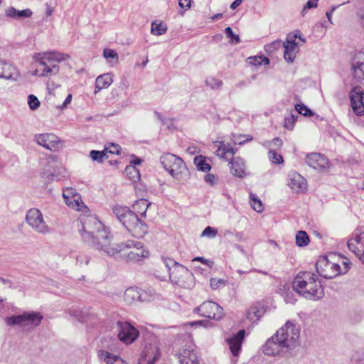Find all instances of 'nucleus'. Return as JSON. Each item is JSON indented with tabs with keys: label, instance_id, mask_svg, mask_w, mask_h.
<instances>
[{
	"label": "nucleus",
	"instance_id": "1",
	"mask_svg": "<svg viewBox=\"0 0 364 364\" xmlns=\"http://www.w3.org/2000/svg\"><path fill=\"white\" fill-rule=\"evenodd\" d=\"M300 336L299 327L290 321L282 326L263 346V353L269 356L285 353L294 348Z\"/></svg>",
	"mask_w": 364,
	"mask_h": 364
},
{
	"label": "nucleus",
	"instance_id": "2",
	"mask_svg": "<svg viewBox=\"0 0 364 364\" xmlns=\"http://www.w3.org/2000/svg\"><path fill=\"white\" fill-rule=\"evenodd\" d=\"M293 289L300 296L313 301L324 296L323 287L318 277L310 272H299L292 282Z\"/></svg>",
	"mask_w": 364,
	"mask_h": 364
},
{
	"label": "nucleus",
	"instance_id": "3",
	"mask_svg": "<svg viewBox=\"0 0 364 364\" xmlns=\"http://www.w3.org/2000/svg\"><path fill=\"white\" fill-rule=\"evenodd\" d=\"M112 212L134 237H141L147 232V225L134 210L126 206L115 205L112 207Z\"/></svg>",
	"mask_w": 364,
	"mask_h": 364
},
{
	"label": "nucleus",
	"instance_id": "4",
	"mask_svg": "<svg viewBox=\"0 0 364 364\" xmlns=\"http://www.w3.org/2000/svg\"><path fill=\"white\" fill-rule=\"evenodd\" d=\"M41 58L38 59V66L36 75L41 76H50L59 72V67L56 64L69 58V55L59 52H47L39 54Z\"/></svg>",
	"mask_w": 364,
	"mask_h": 364
},
{
	"label": "nucleus",
	"instance_id": "5",
	"mask_svg": "<svg viewBox=\"0 0 364 364\" xmlns=\"http://www.w3.org/2000/svg\"><path fill=\"white\" fill-rule=\"evenodd\" d=\"M163 168L175 179L183 180L188 176V170L183 159L171 153L163 154L160 157Z\"/></svg>",
	"mask_w": 364,
	"mask_h": 364
},
{
	"label": "nucleus",
	"instance_id": "6",
	"mask_svg": "<svg viewBox=\"0 0 364 364\" xmlns=\"http://www.w3.org/2000/svg\"><path fill=\"white\" fill-rule=\"evenodd\" d=\"M119 253L126 251L123 256L127 262H137L149 256V252L141 242L129 240L118 244Z\"/></svg>",
	"mask_w": 364,
	"mask_h": 364
},
{
	"label": "nucleus",
	"instance_id": "7",
	"mask_svg": "<svg viewBox=\"0 0 364 364\" xmlns=\"http://www.w3.org/2000/svg\"><path fill=\"white\" fill-rule=\"evenodd\" d=\"M96 250L114 257L119 253L118 244H111V235L107 229L100 231L88 242Z\"/></svg>",
	"mask_w": 364,
	"mask_h": 364
},
{
	"label": "nucleus",
	"instance_id": "8",
	"mask_svg": "<svg viewBox=\"0 0 364 364\" xmlns=\"http://www.w3.org/2000/svg\"><path fill=\"white\" fill-rule=\"evenodd\" d=\"M79 232L85 242H89L100 231L106 229L104 225L94 215H82L80 218Z\"/></svg>",
	"mask_w": 364,
	"mask_h": 364
},
{
	"label": "nucleus",
	"instance_id": "9",
	"mask_svg": "<svg viewBox=\"0 0 364 364\" xmlns=\"http://www.w3.org/2000/svg\"><path fill=\"white\" fill-rule=\"evenodd\" d=\"M169 279L173 284L184 289H191L195 284L193 273L181 264L173 267L169 273Z\"/></svg>",
	"mask_w": 364,
	"mask_h": 364
},
{
	"label": "nucleus",
	"instance_id": "10",
	"mask_svg": "<svg viewBox=\"0 0 364 364\" xmlns=\"http://www.w3.org/2000/svg\"><path fill=\"white\" fill-rule=\"evenodd\" d=\"M43 318V316L39 312L28 311L23 312L20 315L7 317L5 321L9 326L18 325L33 328L41 324Z\"/></svg>",
	"mask_w": 364,
	"mask_h": 364
},
{
	"label": "nucleus",
	"instance_id": "11",
	"mask_svg": "<svg viewBox=\"0 0 364 364\" xmlns=\"http://www.w3.org/2000/svg\"><path fill=\"white\" fill-rule=\"evenodd\" d=\"M26 222L36 232L41 235L50 233L51 229L45 221L42 212L38 208L29 209L26 215Z\"/></svg>",
	"mask_w": 364,
	"mask_h": 364
},
{
	"label": "nucleus",
	"instance_id": "12",
	"mask_svg": "<svg viewBox=\"0 0 364 364\" xmlns=\"http://www.w3.org/2000/svg\"><path fill=\"white\" fill-rule=\"evenodd\" d=\"M114 330L119 341L127 345L134 343L139 336V331L127 321H118Z\"/></svg>",
	"mask_w": 364,
	"mask_h": 364
},
{
	"label": "nucleus",
	"instance_id": "13",
	"mask_svg": "<svg viewBox=\"0 0 364 364\" xmlns=\"http://www.w3.org/2000/svg\"><path fill=\"white\" fill-rule=\"evenodd\" d=\"M316 272L325 279H332L341 274L340 266L330 262L326 257L320 258L316 263Z\"/></svg>",
	"mask_w": 364,
	"mask_h": 364
},
{
	"label": "nucleus",
	"instance_id": "14",
	"mask_svg": "<svg viewBox=\"0 0 364 364\" xmlns=\"http://www.w3.org/2000/svg\"><path fill=\"white\" fill-rule=\"evenodd\" d=\"M194 311L204 316L216 321L220 320L224 316L223 309L217 303L205 301L194 309Z\"/></svg>",
	"mask_w": 364,
	"mask_h": 364
},
{
	"label": "nucleus",
	"instance_id": "15",
	"mask_svg": "<svg viewBox=\"0 0 364 364\" xmlns=\"http://www.w3.org/2000/svg\"><path fill=\"white\" fill-rule=\"evenodd\" d=\"M160 357L159 343L156 338H151L145 343L139 360H146L154 364Z\"/></svg>",
	"mask_w": 364,
	"mask_h": 364
},
{
	"label": "nucleus",
	"instance_id": "16",
	"mask_svg": "<svg viewBox=\"0 0 364 364\" xmlns=\"http://www.w3.org/2000/svg\"><path fill=\"white\" fill-rule=\"evenodd\" d=\"M350 73L356 82L364 80V52H356L352 56Z\"/></svg>",
	"mask_w": 364,
	"mask_h": 364
},
{
	"label": "nucleus",
	"instance_id": "17",
	"mask_svg": "<svg viewBox=\"0 0 364 364\" xmlns=\"http://www.w3.org/2000/svg\"><path fill=\"white\" fill-rule=\"evenodd\" d=\"M347 245L348 249L364 264V232L354 234L348 240Z\"/></svg>",
	"mask_w": 364,
	"mask_h": 364
},
{
	"label": "nucleus",
	"instance_id": "18",
	"mask_svg": "<svg viewBox=\"0 0 364 364\" xmlns=\"http://www.w3.org/2000/svg\"><path fill=\"white\" fill-rule=\"evenodd\" d=\"M35 141L40 146L52 151H55L59 148L60 139L53 134H37L35 136Z\"/></svg>",
	"mask_w": 364,
	"mask_h": 364
},
{
	"label": "nucleus",
	"instance_id": "19",
	"mask_svg": "<svg viewBox=\"0 0 364 364\" xmlns=\"http://www.w3.org/2000/svg\"><path fill=\"white\" fill-rule=\"evenodd\" d=\"M363 91L360 86L355 87L350 92L351 107L356 115H361L364 112L363 102Z\"/></svg>",
	"mask_w": 364,
	"mask_h": 364
},
{
	"label": "nucleus",
	"instance_id": "20",
	"mask_svg": "<svg viewBox=\"0 0 364 364\" xmlns=\"http://www.w3.org/2000/svg\"><path fill=\"white\" fill-rule=\"evenodd\" d=\"M228 166L230 173L235 177L244 178L248 175L245 161L240 156L231 158Z\"/></svg>",
	"mask_w": 364,
	"mask_h": 364
},
{
	"label": "nucleus",
	"instance_id": "21",
	"mask_svg": "<svg viewBox=\"0 0 364 364\" xmlns=\"http://www.w3.org/2000/svg\"><path fill=\"white\" fill-rule=\"evenodd\" d=\"M306 164L314 169L322 171L328 167V160L319 153H311L306 157Z\"/></svg>",
	"mask_w": 364,
	"mask_h": 364
},
{
	"label": "nucleus",
	"instance_id": "22",
	"mask_svg": "<svg viewBox=\"0 0 364 364\" xmlns=\"http://www.w3.org/2000/svg\"><path fill=\"white\" fill-rule=\"evenodd\" d=\"M288 186L296 193L303 192L307 188L305 178L296 171H291L288 175Z\"/></svg>",
	"mask_w": 364,
	"mask_h": 364
},
{
	"label": "nucleus",
	"instance_id": "23",
	"mask_svg": "<svg viewBox=\"0 0 364 364\" xmlns=\"http://www.w3.org/2000/svg\"><path fill=\"white\" fill-rule=\"evenodd\" d=\"M296 38H299L304 42L305 41V40L300 36H298L296 34H295L294 36V39H287L285 42L283 43L284 48V57L285 60L289 63L294 62L296 58V54L299 50L297 43L295 42V39Z\"/></svg>",
	"mask_w": 364,
	"mask_h": 364
},
{
	"label": "nucleus",
	"instance_id": "24",
	"mask_svg": "<svg viewBox=\"0 0 364 364\" xmlns=\"http://www.w3.org/2000/svg\"><path fill=\"white\" fill-rule=\"evenodd\" d=\"M245 335L244 329L240 330L236 334L227 338L230 350L234 356L238 355L241 350V346Z\"/></svg>",
	"mask_w": 364,
	"mask_h": 364
},
{
	"label": "nucleus",
	"instance_id": "25",
	"mask_svg": "<svg viewBox=\"0 0 364 364\" xmlns=\"http://www.w3.org/2000/svg\"><path fill=\"white\" fill-rule=\"evenodd\" d=\"M97 354L98 359L106 364H129L120 356L103 348L99 349Z\"/></svg>",
	"mask_w": 364,
	"mask_h": 364
},
{
	"label": "nucleus",
	"instance_id": "26",
	"mask_svg": "<svg viewBox=\"0 0 364 364\" xmlns=\"http://www.w3.org/2000/svg\"><path fill=\"white\" fill-rule=\"evenodd\" d=\"M176 355L181 364H199L197 353L191 347L183 349V350L177 353Z\"/></svg>",
	"mask_w": 364,
	"mask_h": 364
},
{
	"label": "nucleus",
	"instance_id": "27",
	"mask_svg": "<svg viewBox=\"0 0 364 364\" xmlns=\"http://www.w3.org/2000/svg\"><path fill=\"white\" fill-rule=\"evenodd\" d=\"M17 70L11 64L0 59V78L16 80Z\"/></svg>",
	"mask_w": 364,
	"mask_h": 364
},
{
	"label": "nucleus",
	"instance_id": "28",
	"mask_svg": "<svg viewBox=\"0 0 364 364\" xmlns=\"http://www.w3.org/2000/svg\"><path fill=\"white\" fill-rule=\"evenodd\" d=\"M265 310L259 304L251 306L247 312V318L252 323H257L264 315Z\"/></svg>",
	"mask_w": 364,
	"mask_h": 364
},
{
	"label": "nucleus",
	"instance_id": "29",
	"mask_svg": "<svg viewBox=\"0 0 364 364\" xmlns=\"http://www.w3.org/2000/svg\"><path fill=\"white\" fill-rule=\"evenodd\" d=\"M6 16L14 19H24L31 17L33 11L26 9L24 10H17L14 7H9L5 11Z\"/></svg>",
	"mask_w": 364,
	"mask_h": 364
},
{
	"label": "nucleus",
	"instance_id": "30",
	"mask_svg": "<svg viewBox=\"0 0 364 364\" xmlns=\"http://www.w3.org/2000/svg\"><path fill=\"white\" fill-rule=\"evenodd\" d=\"M113 82L112 74L105 73L98 76L95 80V93L102 89L107 88Z\"/></svg>",
	"mask_w": 364,
	"mask_h": 364
},
{
	"label": "nucleus",
	"instance_id": "31",
	"mask_svg": "<svg viewBox=\"0 0 364 364\" xmlns=\"http://www.w3.org/2000/svg\"><path fill=\"white\" fill-rule=\"evenodd\" d=\"M151 203L146 200L141 198L135 201L133 204V210L138 215L145 217L146 210Z\"/></svg>",
	"mask_w": 364,
	"mask_h": 364
},
{
	"label": "nucleus",
	"instance_id": "32",
	"mask_svg": "<svg viewBox=\"0 0 364 364\" xmlns=\"http://www.w3.org/2000/svg\"><path fill=\"white\" fill-rule=\"evenodd\" d=\"M140 298V294L137 289L136 288H129L127 289L124 294V301L131 304L133 302L138 301Z\"/></svg>",
	"mask_w": 364,
	"mask_h": 364
},
{
	"label": "nucleus",
	"instance_id": "33",
	"mask_svg": "<svg viewBox=\"0 0 364 364\" xmlns=\"http://www.w3.org/2000/svg\"><path fill=\"white\" fill-rule=\"evenodd\" d=\"M194 164L198 171L208 172L211 169V166L207 163L205 158L202 155L194 158Z\"/></svg>",
	"mask_w": 364,
	"mask_h": 364
},
{
	"label": "nucleus",
	"instance_id": "34",
	"mask_svg": "<svg viewBox=\"0 0 364 364\" xmlns=\"http://www.w3.org/2000/svg\"><path fill=\"white\" fill-rule=\"evenodd\" d=\"M215 154L220 158L228 160L229 158H232L234 151L232 148H227L225 144H221L215 151Z\"/></svg>",
	"mask_w": 364,
	"mask_h": 364
},
{
	"label": "nucleus",
	"instance_id": "35",
	"mask_svg": "<svg viewBox=\"0 0 364 364\" xmlns=\"http://www.w3.org/2000/svg\"><path fill=\"white\" fill-rule=\"evenodd\" d=\"M71 254L72 257L75 258L76 264L80 267H82L84 264L87 265L90 262L89 256L83 252H73Z\"/></svg>",
	"mask_w": 364,
	"mask_h": 364
},
{
	"label": "nucleus",
	"instance_id": "36",
	"mask_svg": "<svg viewBox=\"0 0 364 364\" xmlns=\"http://www.w3.org/2000/svg\"><path fill=\"white\" fill-rule=\"evenodd\" d=\"M125 173L133 181H136L140 179L139 171L133 165L127 166L125 168Z\"/></svg>",
	"mask_w": 364,
	"mask_h": 364
},
{
	"label": "nucleus",
	"instance_id": "37",
	"mask_svg": "<svg viewBox=\"0 0 364 364\" xmlns=\"http://www.w3.org/2000/svg\"><path fill=\"white\" fill-rule=\"evenodd\" d=\"M309 242L307 233L304 231H299L296 235V244L299 247L306 246Z\"/></svg>",
	"mask_w": 364,
	"mask_h": 364
},
{
	"label": "nucleus",
	"instance_id": "38",
	"mask_svg": "<svg viewBox=\"0 0 364 364\" xmlns=\"http://www.w3.org/2000/svg\"><path fill=\"white\" fill-rule=\"evenodd\" d=\"M250 204L252 208L257 212L261 213L263 211V205L262 201L257 196L253 193L250 194Z\"/></svg>",
	"mask_w": 364,
	"mask_h": 364
},
{
	"label": "nucleus",
	"instance_id": "39",
	"mask_svg": "<svg viewBox=\"0 0 364 364\" xmlns=\"http://www.w3.org/2000/svg\"><path fill=\"white\" fill-rule=\"evenodd\" d=\"M167 31V27L162 23H156L153 22L151 23V33L156 36H161L164 34Z\"/></svg>",
	"mask_w": 364,
	"mask_h": 364
},
{
	"label": "nucleus",
	"instance_id": "40",
	"mask_svg": "<svg viewBox=\"0 0 364 364\" xmlns=\"http://www.w3.org/2000/svg\"><path fill=\"white\" fill-rule=\"evenodd\" d=\"M90 156L93 161L99 163H102L105 159L108 158L105 151L92 150L90 151Z\"/></svg>",
	"mask_w": 364,
	"mask_h": 364
},
{
	"label": "nucleus",
	"instance_id": "41",
	"mask_svg": "<svg viewBox=\"0 0 364 364\" xmlns=\"http://www.w3.org/2000/svg\"><path fill=\"white\" fill-rule=\"evenodd\" d=\"M205 84L213 90H218L222 87L223 82L213 77H208L205 79Z\"/></svg>",
	"mask_w": 364,
	"mask_h": 364
},
{
	"label": "nucleus",
	"instance_id": "42",
	"mask_svg": "<svg viewBox=\"0 0 364 364\" xmlns=\"http://www.w3.org/2000/svg\"><path fill=\"white\" fill-rule=\"evenodd\" d=\"M268 157L271 162L274 164H281L284 162L282 156L271 149L269 151Z\"/></svg>",
	"mask_w": 364,
	"mask_h": 364
},
{
	"label": "nucleus",
	"instance_id": "43",
	"mask_svg": "<svg viewBox=\"0 0 364 364\" xmlns=\"http://www.w3.org/2000/svg\"><path fill=\"white\" fill-rule=\"evenodd\" d=\"M295 109L298 113L304 116L310 117L313 115L312 111L303 103L296 105Z\"/></svg>",
	"mask_w": 364,
	"mask_h": 364
},
{
	"label": "nucleus",
	"instance_id": "44",
	"mask_svg": "<svg viewBox=\"0 0 364 364\" xmlns=\"http://www.w3.org/2000/svg\"><path fill=\"white\" fill-rule=\"evenodd\" d=\"M227 281L223 279L211 278L210 285L213 289H218L226 285Z\"/></svg>",
	"mask_w": 364,
	"mask_h": 364
},
{
	"label": "nucleus",
	"instance_id": "45",
	"mask_svg": "<svg viewBox=\"0 0 364 364\" xmlns=\"http://www.w3.org/2000/svg\"><path fill=\"white\" fill-rule=\"evenodd\" d=\"M225 34H226L227 37L230 39V42L231 43H235L236 44H238V43H240L241 40H240L239 36L235 34L232 32V28L230 27L225 28Z\"/></svg>",
	"mask_w": 364,
	"mask_h": 364
},
{
	"label": "nucleus",
	"instance_id": "46",
	"mask_svg": "<svg viewBox=\"0 0 364 364\" xmlns=\"http://www.w3.org/2000/svg\"><path fill=\"white\" fill-rule=\"evenodd\" d=\"M69 314L80 322H82L85 318V313L80 309H71L69 310Z\"/></svg>",
	"mask_w": 364,
	"mask_h": 364
},
{
	"label": "nucleus",
	"instance_id": "47",
	"mask_svg": "<svg viewBox=\"0 0 364 364\" xmlns=\"http://www.w3.org/2000/svg\"><path fill=\"white\" fill-rule=\"evenodd\" d=\"M253 137L250 135H234L233 142L236 144H243L246 141H252Z\"/></svg>",
	"mask_w": 364,
	"mask_h": 364
},
{
	"label": "nucleus",
	"instance_id": "48",
	"mask_svg": "<svg viewBox=\"0 0 364 364\" xmlns=\"http://www.w3.org/2000/svg\"><path fill=\"white\" fill-rule=\"evenodd\" d=\"M28 104L32 110H36L40 107V101L34 95H29L28 97Z\"/></svg>",
	"mask_w": 364,
	"mask_h": 364
},
{
	"label": "nucleus",
	"instance_id": "49",
	"mask_svg": "<svg viewBox=\"0 0 364 364\" xmlns=\"http://www.w3.org/2000/svg\"><path fill=\"white\" fill-rule=\"evenodd\" d=\"M297 119V116L294 114H291L289 117H286L284 119V126L285 128L291 130L294 128L295 122Z\"/></svg>",
	"mask_w": 364,
	"mask_h": 364
},
{
	"label": "nucleus",
	"instance_id": "50",
	"mask_svg": "<svg viewBox=\"0 0 364 364\" xmlns=\"http://www.w3.org/2000/svg\"><path fill=\"white\" fill-rule=\"evenodd\" d=\"M217 233H218L217 229L213 228L210 226H208L203 231L201 236H203V237L206 236L210 238H213L216 236Z\"/></svg>",
	"mask_w": 364,
	"mask_h": 364
},
{
	"label": "nucleus",
	"instance_id": "51",
	"mask_svg": "<svg viewBox=\"0 0 364 364\" xmlns=\"http://www.w3.org/2000/svg\"><path fill=\"white\" fill-rule=\"evenodd\" d=\"M282 144H283V141L279 137H276V138L273 139L272 141H266L265 143L263 144V145L267 148H270L271 146H272V145L276 147L280 148L282 146Z\"/></svg>",
	"mask_w": 364,
	"mask_h": 364
},
{
	"label": "nucleus",
	"instance_id": "52",
	"mask_svg": "<svg viewBox=\"0 0 364 364\" xmlns=\"http://www.w3.org/2000/svg\"><path fill=\"white\" fill-rule=\"evenodd\" d=\"M318 0H308L306 4L303 7V9H302V11L301 12V15L303 16H304L306 13V10L307 9H313V8H316L317 7V2H318Z\"/></svg>",
	"mask_w": 364,
	"mask_h": 364
},
{
	"label": "nucleus",
	"instance_id": "53",
	"mask_svg": "<svg viewBox=\"0 0 364 364\" xmlns=\"http://www.w3.org/2000/svg\"><path fill=\"white\" fill-rule=\"evenodd\" d=\"M103 56L106 58V59H109V58H112V59H118V54L117 53L113 50V49H110V48H105L103 50Z\"/></svg>",
	"mask_w": 364,
	"mask_h": 364
},
{
	"label": "nucleus",
	"instance_id": "54",
	"mask_svg": "<svg viewBox=\"0 0 364 364\" xmlns=\"http://www.w3.org/2000/svg\"><path fill=\"white\" fill-rule=\"evenodd\" d=\"M163 263L167 268V271L168 272V273L171 272V271L173 269V267H175L176 264H179L178 263L176 262L171 258L163 259Z\"/></svg>",
	"mask_w": 364,
	"mask_h": 364
},
{
	"label": "nucleus",
	"instance_id": "55",
	"mask_svg": "<svg viewBox=\"0 0 364 364\" xmlns=\"http://www.w3.org/2000/svg\"><path fill=\"white\" fill-rule=\"evenodd\" d=\"M250 63L254 65H261L262 62H264L265 64H268L269 60L267 58L264 57L262 58V57H254L249 58Z\"/></svg>",
	"mask_w": 364,
	"mask_h": 364
},
{
	"label": "nucleus",
	"instance_id": "56",
	"mask_svg": "<svg viewBox=\"0 0 364 364\" xmlns=\"http://www.w3.org/2000/svg\"><path fill=\"white\" fill-rule=\"evenodd\" d=\"M204 180L207 183L211 186L216 184L218 181L216 176L211 173L206 174L204 177Z\"/></svg>",
	"mask_w": 364,
	"mask_h": 364
},
{
	"label": "nucleus",
	"instance_id": "57",
	"mask_svg": "<svg viewBox=\"0 0 364 364\" xmlns=\"http://www.w3.org/2000/svg\"><path fill=\"white\" fill-rule=\"evenodd\" d=\"M119 146L115 144H111L108 147H106L105 151L111 154H118L119 153Z\"/></svg>",
	"mask_w": 364,
	"mask_h": 364
},
{
	"label": "nucleus",
	"instance_id": "58",
	"mask_svg": "<svg viewBox=\"0 0 364 364\" xmlns=\"http://www.w3.org/2000/svg\"><path fill=\"white\" fill-rule=\"evenodd\" d=\"M194 261L200 262L201 263L206 264L209 267H212V266L213 264V262L212 261L205 259L204 257H196L193 258V262H194Z\"/></svg>",
	"mask_w": 364,
	"mask_h": 364
},
{
	"label": "nucleus",
	"instance_id": "59",
	"mask_svg": "<svg viewBox=\"0 0 364 364\" xmlns=\"http://www.w3.org/2000/svg\"><path fill=\"white\" fill-rule=\"evenodd\" d=\"M191 326H204L205 327L212 326V323L208 321H197L190 323Z\"/></svg>",
	"mask_w": 364,
	"mask_h": 364
},
{
	"label": "nucleus",
	"instance_id": "60",
	"mask_svg": "<svg viewBox=\"0 0 364 364\" xmlns=\"http://www.w3.org/2000/svg\"><path fill=\"white\" fill-rule=\"evenodd\" d=\"M284 300L287 303L290 304H294L296 301V299L294 298L293 293L291 291L286 293Z\"/></svg>",
	"mask_w": 364,
	"mask_h": 364
},
{
	"label": "nucleus",
	"instance_id": "61",
	"mask_svg": "<svg viewBox=\"0 0 364 364\" xmlns=\"http://www.w3.org/2000/svg\"><path fill=\"white\" fill-rule=\"evenodd\" d=\"M191 0H178V4L181 8L189 9Z\"/></svg>",
	"mask_w": 364,
	"mask_h": 364
},
{
	"label": "nucleus",
	"instance_id": "62",
	"mask_svg": "<svg viewBox=\"0 0 364 364\" xmlns=\"http://www.w3.org/2000/svg\"><path fill=\"white\" fill-rule=\"evenodd\" d=\"M72 95L71 94H69L67 97L65 98V101L63 102V103L60 105V106H58V108L60 109H64L65 107H67L68 105H69L72 100Z\"/></svg>",
	"mask_w": 364,
	"mask_h": 364
},
{
	"label": "nucleus",
	"instance_id": "63",
	"mask_svg": "<svg viewBox=\"0 0 364 364\" xmlns=\"http://www.w3.org/2000/svg\"><path fill=\"white\" fill-rule=\"evenodd\" d=\"M340 5L338 6H333L331 10L329 11H327L326 13V17L328 18V21L331 23H333L332 22V14H333V12Z\"/></svg>",
	"mask_w": 364,
	"mask_h": 364
},
{
	"label": "nucleus",
	"instance_id": "64",
	"mask_svg": "<svg viewBox=\"0 0 364 364\" xmlns=\"http://www.w3.org/2000/svg\"><path fill=\"white\" fill-rule=\"evenodd\" d=\"M361 26L364 28V7L360 9L358 13Z\"/></svg>",
	"mask_w": 364,
	"mask_h": 364
}]
</instances>
